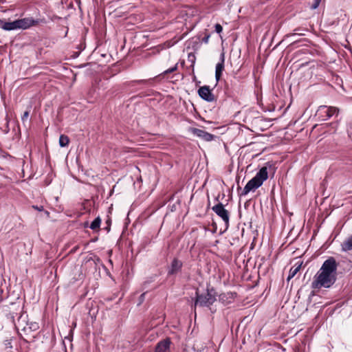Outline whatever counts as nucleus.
<instances>
[{
  "mask_svg": "<svg viewBox=\"0 0 352 352\" xmlns=\"http://www.w3.org/2000/svg\"><path fill=\"white\" fill-rule=\"evenodd\" d=\"M337 263L333 258L326 260L314 277L313 289L329 288L336 280Z\"/></svg>",
  "mask_w": 352,
  "mask_h": 352,
  "instance_id": "1",
  "label": "nucleus"
},
{
  "mask_svg": "<svg viewBox=\"0 0 352 352\" xmlns=\"http://www.w3.org/2000/svg\"><path fill=\"white\" fill-rule=\"evenodd\" d=\"M267 177L268 173L267 167H262L256 175L247 183L243 188L242 195H246L250 191L259 188Z\"/></svg>",
  "mask_w": 352,
  "mask_h": 352,
  "instance_id": "2",
  "label": "nucleus"
},
{
  "mask_svg": "<svg viewBox=\"0 0 352 352\" xmlns=\"http://www.w3.org/2000/svg\"><path fill=\"white\" fill-rule=\"evenodd\" d=\"M215 300L216 298L212 291L208 290L207 293L205 294L197 295L195 305L208 307Z\"/></svg>",
  "mask_w": 352,
  "mask_h": 352,
  "instance_id": "3",
  "label": "nucleus"
},
{
  "mask_svg": "<svg viewBox=\"0 0 352 352\" xmlns=\"http://www.w3.org/2000/svg\"><path fill=\"white\" fill-rule=\"evenodd\" d=\"M338 109L336 107H327L326 106H320L317 111V115L322 120H327L331 118L333 115L338 113Z\"/></svg>",
  "mask_w": 352,
  "mask_h": 352,
  "instance_id": "4",
  "label": "nucleus"
},
{
  "mask_svg": "<svg viewBox=\"0 0 352 352\" xmlns=\"http://www.w3.org/2000/svg\"><path fill=\"white\" fill-rule=\"evenodd\" d=\"M212 209L219 217L222 219L226 225L228 226L230 219L229 212L224 208L223 205L219 203L214 206Z\"/></svg>",
  "mask_w": 352,
  "mask_h": 352,
  "instance_id": "5",
  "label": "nucleus"
},
{
  "mask_svg": "<svg viewBox=\"0 0 352 352\" xmlns=\"http://www.w3.org/2000/svg\"><path fill=\"white\" fill-rule=\"evenodd\" d=\"M19 29L26 30L32 26H36L39 23L38 20H35L32 17H26L17 19Z\"/></svg>",
  "mask_w": 352,
  "mask_h": 352,
  "instance_id": "6",
  "label": "nucleus"
},
{
  "mask_svg": "<svg viewBox=\"0 0 352 352\" xmlns=\"http://www.w3.org/2000/svg\"><path fill=\"white\" fill-rule=\"evenodd\" d=\"M198 94L202 99L206 101L212 102L214 100V96L211 93L208 86H203L200 87L198 90Z\"/></svg>",
  "mask_w": 352,
  "mask_h": 352,
  "instance_id": "7",
  "label": "nucleus"
},
{
  "mask_svg": "<svg viewBox=\"0 0 352 352\" xmlns=\"http://www.w3.org/2000/svg\"><path fill=\"white\" fill-rule=\"evenodd\" d=\"M170 343L169 338L161 340L157 344L155 352H169Z\"/></svg>",
  "mask_w": 352,
  "mask_h": 352,
  "instance_id": "8",
  "label": "nucleus"
},
{
  "mask_svg": "<svg viewBox=\"0 0 352 352\" xmlns=\"http://www.w3.org/2000/svg\"><path fill=\"white\" fill-rule=\"evenodd\" d=\"M191 132L196 136L206 140L211 141L213 138V135L202 129L192 128Z\"/></svg>",
  "mask_w": 352,
  "mask_h": 352,
  "instance_id": "9",
  "label": "nucleus"
},
{
  "mask_svg": "<svg viewBox=\"0 0 352 352\" xmlns=\"http://www.w3.org/2000/svg\"><path fill=\"white\" fill-rule=\"evenodd\" d=\"M0 23L2 24L1 28L5 30L10 31L19 29L17 20L11 22H5L3 21H0Z\"/></svg>",
  "mask_w": 352,
  "mask_h": 352,
  "instance_id": "10",
  "label": "nucleus"
},
{
  "mask_svg": "<svg viewBox=\"0 0 352 352\" xmlns=\"http://www.w3.org/2000/svg\"><path fill=\"white\" fill-rule=\"evenodd\" d=\"M182 267V263L177 258H175L170 265L168 274H175L180 271Z\"/></svg>",
  "mask_w": 352,
  "mask_h": 352,
  "instance_id": "11",
  "label": "nucleus"
},
{
  "mask_svg": "<svg viewBox=\"0 0 352 352\" xmlns=\"http://www.w3.org/2000/svg\"><path fill=\"white\" fill-rule=\"evenodd\" d=\"M223 69H224V55L222 54L221 62L218 63L216 65L215 78H216L217 81H219L220 80Z\"/></svg>",
  "mask_w": 352,
  "mask_h": 352,
  "instance_id": "12",
  "label": "nucleus"
},
{
  "mask_svg": "<svg viewBox=\"0 0 352 352\" xmlns=\"http://www.w3.org/2000/svg\"><path fill=\"white\" fill-rule=\"evenodd\" d=\"M234 298V294L232 292L223 293L219 295V300L224 304L230 303Z\"/></svg>",
  "mask_w": 352,
  "mask_h": 352,
  "instance_id": "13",
  "label": "nucleus"
},
{
  "mask_svg": "<svg viewBox=\"0 0 352 352\" xmlns=\"http://www.w3.org/2000/svg\"><path fill=\"white\" fill-rule=\"evenodd\" d=\"M39 328V325L36 322H30L27 324L26 327H25L23 329V331L25 333V335H28L29 332L30 331H35L38 330Z\"/></svg>",
  "mask_w": 352,
  "mask_h": 352,
  "instance_id": "14",
  "label": "nucleus"
},
{
  "mask_svg": "<svg viewBox=\"0 0 352 352\" xmlns=\"http://www.w3.org/2000/svg\"><path fill=\"white\" fill-rule=\"evenodd\" d=\"M342 250L344 252L352 250V235L343 241L342 243Z\"/></svg>",
  "mask_w": 352,
  "mask_h": 352,
  "instance_id": "15",
  "label": "nucleus"
},
{
  "mask_svg": "<svg viewBox=\"0 0 352 352\" xmlns=\"http://www.w3.org/2000/svg\"><path fill=\"white\" fill-rule=\"evenodd\" d=\"M69 139L67 135H61L59 138V144L61 147L67 146L69 144Z\"/></svg>",
  "mask_w": 352,
  "mask_h": 352,
  "instance_id": "16",
  "label": "nucleus"
},
{
  "mask_svg": "<svg viewBox=\"0 0 352 352\" xmlns=\"http://www.w3.org/2000/svg\"><path fill=\"white\" fill-rule=\"evenodd\" d=\"M301 265H298L297 266L292 267L289 270V274L288 276V279L293 278L300 270Z\"/></svg>",
  "mask_w": 352,
  "mask_h": 352,
  "instance_id": "17",
  "label": "nucleus"
},
{
  "mask_svg": "<svg viewBox=\"0 0 352 352\" xmlns=\"http://www.w3.org/2000/svg\"><path fill=\"white\" fill-rule=\"evenodd\" d=\"M100 223H101V219L100 217H97L93 221L92 223H91L90 225V228L95 230L98 228H99L100 227Z\"/></svg>",
  "mask_w": 352,
  "mask_h": 352,
  "instance_id": "18",
  "label": "nucleus"
},
{
  "mask_svg": "<svg viewBox=\"0 0 352 352\" xmlns=\"http://www.w3.org/2000/svg\"><path fill=\"white\" fill-rule=\"evenodd\" d=\"M177 64H176L174 67H171V68H170V69H167V70L164 71V74H167L172 73V72H173L176 71V70H177Z\"/></svg>",
  "mask_w": 352,
  "mask_h": 352,
  "instance_id": "19",
  "label": "nucleus"
},
{
  "mask_svg": "<svg viewBox=\"0 0 352 352\" xmlns=\"http://www.w3.org/2000/svg\"><path fill=\"white\" fill-rule=\"evenodd\" d=\"M28 116H29V111H25L21 117L22 121L24 122V121L27 120V119L28 118Z\"/></svg>",
  "mask_w": 352,
  "mask_h": 352,
  "instance_id": "20",
  "label": "nucleus"
},
{
  "mask_svg": "<svg viewBox=\"0 0 352 352\" xmlns=\"http://www.w3.org/2000/svg\"><path fill=\"white\" fill-rule=\"evenodd\" d=\"M222 26L220 24L217 23L215 25V31L217 33H221L222 32Z\"/></svg>",
  "mask_w": 352,
  "mask_h": 352,
  "instance_id": "21",
  "label": "nucleus"
},
{
  "mask_svg": "<svg viewBox=\"0 0 352 352\" xmlns=\"http://www.w3.org/2000/svg\"><path fill=\"white\" fill-rule=\"evenodd\" d=\"M320 0H314V3L311 6V9H316L319 4H320Z\"/></svg>",
  "mask_w": 352,
  "mask_h": 352,
  "instance_id": "22",
  "label": "nucleus"
},
{
  "mask_svg": "<svg viewBox=\"0 0 352 352\" xmlns=\"http://www.w3.org/2000/svg\"><path fill=\"white\" fill-rule=\"evenodd\" d=\"M33 208H34V209L37 210H39V211H41V210H43V206H41V207H38V206H33Z\"/></svg>",
  "mask_w": 352,
  "mask_h": 352,
  "instance_id": "23",
  "label": "nucleus"
},
{
  "mask_svg": "<svg viewBox=\"0 0 352 352\" xmlns=\"http://www.w3.org/2000/svg\"><path fill=\"white\" fill-rule=\"evenodd\" d=\"M6 346H7L8 348H12V344H11V342H8V343L6 344Z\"/></svg>",
  "mask_w": 352,
  "mask_h": 352,
  "instance_id": "24",
  "label": "nucleus"
},
{
  "mask_svg": "<svg viewBox=\"0 0 352 352\" xmlns=\"http://www.w3.org/2000/svg\"><path fill=\"white\" fill-rule=\"evenodd\" d=\"M349 137L351 138V139H352V133H349Z\"/></svg>",
  "mask_w": 352,
  "mask_h": 352,
  "instance_id": "25",
  "label": "nucleus"
}]
</instances>
